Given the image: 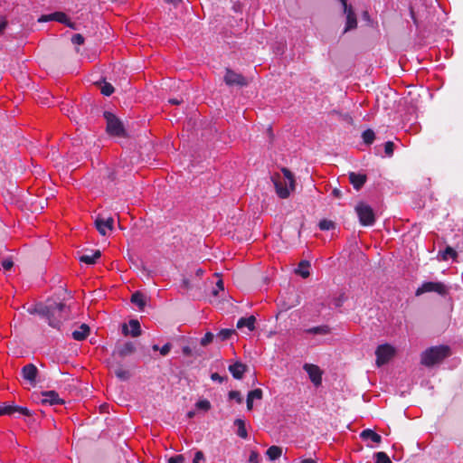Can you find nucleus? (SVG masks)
Here are the masks:
<instances>
[{
	"label": "nucleus",
	"instance_id": "nucleus-1",
	"mask_svg": "<svg viewBox=\"0 0 463 463\" xmlns=\"http://www.w3.org/2000/svg\"><path fill=\"white\" fill-rule=\"evenodd\" d=\"M64 310L65 305L63 303L53 301H48L46 304H37L28 308L30 314H38L45 317L50 326L58 329L61 326V318L54 317V313L59 312L61 314Z\"/></svg>",
	"mask_w": 463,
	"mask_h": 463
},
{
	"label": "nucleus",
	"instance_id": "nucleus-2",
	"mask_svg": "<svg viewBox=\"0 0 463 463\" xmlns=\"http://www.w3.org/2000/svg\"><path fill=\"white\" fill-rule=\"evenodd\" d=\"M281 172L282 175L277 174L271 177V180L278 196L286 199L295 189V180L292 173L288 169L282 168Z\"/></svg>",
	"mask_w": 463,
	"mask_h": 463
},
{
	"label": "nucleus",
	"instance_id": "nucleus-3",
	"mask_svg": "<svg viewBox=\"0 0 463 463\" xmlns=\"http://www.w3.org/2000/svg\"><path fill=\"white\" fill-rule=\"evenodd\" d=\"M450 354V349L447 345L432 346L421 354V364L432 366Z\"/></svg>",
	"mask_w": 463,
	"mask_h": 463
},
{
	"label": "nucleus",
	"instance_id": "nucleus-4",
	"mask_svg": "<svg viewBox=\"0 0 463 463\" xmlns=\"http://www.w3.org/2000/svg\"><path fill=\"white\" fill-rule=\"evenodd\" d=\"M355 212L359 222L364 226H373L375 222V216L372 207L364 203H359L355 206Z\"/></svg>",
	"mask_w": 463,
	"mask_h": 463
},
{
	"label": "nucleus",
	"instance_id": "nucleus-5",
	"mask_svg": "<svg viewBox=\"0 0 463 463\" xmlns=\"http://www.w3.org/2000/svg\"><path fill=\"white\" fill-rule=\"evenodd\" d=\"M449 291V288L442 282L428 281L424 282L419 287L415 292L416 296H420L424 293L436 292L440 296H445Z\"/></svg>",
	"mask_w": 463,
	"mask_h": 463
},
{
	"label": "nucleus",
	"instance_id": "nucleus-6",
	"mask_svg": "<svg viewBox=\"0 0 463 463\" xmlns=\"http://www.w3.org/2000/svg\"><path fill=\"white\" fill-rule=\"evenodd\" d=\"M104 118L107 121V131L109 135L121 136L124 133V128L121 121L111 112H104Z\"/></svg>",
	"mask_w": 463,
	"mask_h": 463
},
{
	"label": "nucleus",
	"instance_id": "nucleus-7",
	"mask_svg": "<svg viewBox=\"0 0 463 463\" xmlns=\"http://www.w3.org/2000/svg\"><path fill=\"white\" fill-rule=\"evenodd\" d=\"M394 352V348L388 344L379 345L375 351L377 365L382 366L388 363L393 356Z\"/></svg>",
	"mask_w": 463,
	"mask_h": 463
},
{
	"label": "nucleus",
	"instance_id": "nucleus-8",
	"mask_svg": "<svg viewBox=\"0 0 463 463\" xmlns=\"http://www.w3.org/2000/svg\"><path fill=\"white\" fill-rule=\"evenodd\" d=\"M339 1L343 5L344 13L346 15V23H345V27L344 30V33H346L350 30L356 28V26H357L356 15L354 12L353 7L351 5H347L346 0H339Z\"/></svg>",
	"mask_w": 463,
	"mask_h": 463
},
{
	"label": "nucleus",
	"instance_id": "nucleus-9",
	"mask_svg": "<svg viewBox=\"0 0 463 463\" xmlns=\"http://www.w3.org/2000/svg\"><path fill=\"white\" fill-rule=\"evenodd\" d=\"M303 369L307 373L308 377L315 386L321 385L322 383V371L317 365L311 364H305Z\"/></svg>",
	"mask_w": 463,
	"mask_h": 463
},
{
	"label": "nucleus",
	"instance_id": "nucleus-10",
	"mask_svg": "<svg viewBox=\"0 0 463 463\" xmlns=\"http://www.w3.org/2000/svg\"><path fill=\"white\" fill-rule=\"evenodd\" d=\"M39 22L57 21L61 24H64L69 27L73 28V24L69 21L67 15L62 12H55L51 14L43 15L38 20Z\"/></svg>",
	"mask_w": 463,
	"mask_h": 463
},
{
	"label": "nucleus",
	"instance_id": "nucleus-11",
	"mask_svg": "<svg viewBox=\"0 0 463 463\" xmlns=\"http://www.w3.org/2000/svg\"><path fill=\"white\" fill-rule=\"evenodd\" d=\"M224 80L227 85H238L244 86L247 84L246 79L239 73L234 72L233 71L227 70L226 74L224 76Z\"/></svg>",
	"mask_w": 463,
	"mask_h": 463
},
{
	"label": "nucleus",
	"instance_id": "nucleus-12",
	"mask_svg": "<svg viewBox=\"0 0 463 463\" xmlns=\"http://www.w3.org/2000/svg\"><path fill=\"white\" fill-rule=\"evenodd\" d=\"M114 220L113 218H97L95 221V226L101 235H106L109 231L113 229Z\"/></svg>",
	"mask_w": 463,
	"mask_h": 463
},
{
	"label": "nucleus",
	"instance_id": "nucleus-13",
	"mask_svg": "<svg viewBox=\"0 0 463 463\" xmlns=\"http://www.w3.org/2000/svg\"><path fill=\"white\" fill-rule=\"evenodd\" d=\"M38 369L33 364H28L22 368V375L31 384L35 383Z\"/></svg>",
	"mask_w": 463,
	"mask_h": 463
},
{
	"label": "nucleus",
	"instance_id": "nucleus-14",
	"mask_svg": "<svg viewBox=\"0 0 463 463\" xmlns=\"http://www.w3.org/2000/svg\"><path fill=\"white\" fill-rule=\"evenodd\" d=\"M29 415L27 408L18 407L13 404H3L0 406V415H13L14 413Z\"/></svg>",
	"mask_w": 463,
	"mask_h": 463
},
{
	"label": "nucleus",
	"instance_id": "nucleus-15",
	"mask_svg": "<svg viewBox=\"0 0 463 463\" xmlns=\"http://www.w3.org/2000/svg\"><path fill=\"white\" fill-rule=\"evenodd\" d=\"M136 350L135 345L132 342H126L122 345H118L114 350L112 355L118 357H125L133 354Z\"/></svg>",
	"mask_w": 463,
	"mask_h": 463
},
{
	"label": "nucleus",
	"instance_id": "nucleus-16",
	"mask_svg": "<svg viewBox=\"0 0 463 463\" xmlns=\"http://www.w3.org/2000/svg\"><path fill=\"white\" fill-rule=\"evenodd\" d=\"M130 331L128 330V326L127 324H124L122 326V332L125 335H131L133 337H137L141 335V327L140 324L136 319H131L129 321Z\"/></svg>",
	"mask_w": 463,
	"mask_h": 463
},
{
	"label": "nucleus",
	"instance_id": "nucleus-17",
	"mask_svg": "<svg viewBox=\"0 0 463 463\" xmlns=\"http://www.w3.org/2000/svg\"><path fill=\"white\" fill-rule=\"evenodd\" d=\"M42 402L49 405L61 404L63 401L59 397L58 393L54 391H48L42 393Z\"/></svg>",
	"mask_w": 463,
	"mask_h": 463
},
{
	"label": "nucleus",
	"instance_id": "nucleus-18",
	"mask_svg": "<svg viewBox=\"0 0 463 463\" xmlns=\"http://www.w3.org/2000/svg\"><path fill=\"white\" fill-rule=\"evenodd\" d=\"M349 181L353 184L354 188L359 190L365 183L366 176L363 174L350 173Z\"/></svg>",
	"mask_w": 463,
	"mask_h": 463
},
{
	"label": "nucleus",
	"instance_id": "nucleus-19",
	"mask_svg": "<svg viewBox=\"0 0 463 463\" xmlns=\"http://www.w3.org/2000/svg\"><path fill=\"white\" fill-rule=\"evenodd\" d=\"M256 318L254 316H250L248 317H241L237 322V328L242 329L244 327L248 328L249 331H253L255 328Z\"/></svg>",
	"mask_w": 463,
	"mask_h": 463
},
{
	"label": "nucleus",
	"instance_id": "nucleus-20",
	"mask_svg": "<svg viewBox=\"0 0 463 463\" xmlns=\"http://www.w3.org/2000/svg\"><path fill=\"white\" fill-rule=\"evenodd\" d=\"M229 371L235 379H241L246 371V365L237 362L229 366Z\"/></svg>",
	"mask_w": 463,
	"mask_h": 463
},
{
	"label": "nucleus",
	"instance_id": "nucleus-21",
	"mask_svg": "<svg viewBox=\"0 0 463 463\" xmlns=\"http://www.w3.org/2000/svg\"><path fill=\"white\" fill-rule=\"evenodd\" d=\"M361 439L364 440H371L374 443H380L382 437L371 429L364 430L360 434Z\"/></svg>",
	"mask_w": 463,
	"mask_h": 463
},
{
	"label": "nucleus",
	"instance_id": "nucleus-22",
	"mask_svg": "<svg viewBox=\"0 0 463 463\" xmlns=\"http://www.w3.org/2000/svg\"><path fill=\"white\" fill-rule=\"evenodd\" d=\"M90 334V327L86 324H82L78 329L72 332L73 339L77 341L84 340Z\"/></svg>",
	"mask_w": 463,
	"mask_h": 463
},
{
	"label": "nucleus",
	"instance_id": "nucleus-23",
	"mask_svg": "<svg viewBox=\"0 0 463 463\" xmlns=\"http://www.w3.org/2000/svg\"><path fill=\"white\" fill-rule=\"evenodd\" d=\"M101 256V253L99 250L93 251L91 254H83L79 257V260L80 262H84L88 265H92L96 263V260L99 259Z\"/></svg>",
	"mask_w": 463,
	"mask_h": 463
},
{
	"label": "nucleus",
	"instance_id": "nucleus-24",
	"mask_svg": "<svg viewBox=\"0 0 463 463\" xmlns=\"http://www.w3.org/2000/svg\"><path fill=\"white\" fill-rule=\"evenodd\" d=\"M109 367L118 379L126 381L129 378V372L123 369L119 364L115 365L111 364Z\"/></svg>",
	"mask_w": 463,
	"mask_h": 463
},
{
	"label": "nucleus",
	"instance_id": "nucleus-25",
	"mask_svg": "<svg viewBox=\"0 0 463 463\" xmlns=\"http://www.w3.org/2000/svg\"><path fill=\"white\" fill-rule=\"evenodd\" d=\"M457 251L448 246L443 251H439V258L442 260H448L449 259L455 260L457 258Z\"/></svg>",
	"mask_w": 463,
	"mask_h": 463
},
{
	"label": "nucleus",
	"instance_id": "nucleus-26",
	"mask_svg": "<svg viewBox=\"0 0 463 463\" xmlns=\"http://www.w3.org/2000/svg\"><path fill=\"white\" fill-rule=\"evenodd\" d=\"M309 261L302 260L299 262L298 267L296 269V272L303 278H307L309 276Z\"/></svg>",
	"mask_w": 463,
	"mask_h": 463
},
{
	"label": "nucleus",
	"instance_id": "nucleus-27",
	"mask_svg": "<svg viewBox=\"0 0 463 463\" xmlns=\"http://www.w3.org/2000/svg\"><path fill=\"white\" fill-rule=\"evenodd\" d=\"M282 454V449L279 446H271L267 451L266 455L268 456L269 460H275L279 458Z\"/></svg>",
	"mask_w": 463,
	"mask_h": 463
},
{
	"label": "nucleus",
	"instance_id": "nucleus-28",
	"mask_svg": "<svg viewBox=\"0 0 463 463\" xmlns=\"http://www.w3.org/2000/svg\"><path fill=\"white\" fill-rule=\"evenodd\" d=\"M306 332L313 335H327L330 333V327L328 326L323 325L310 327L307 329Z\"/></svg>",
	"mask_w": 463,
	"mask_h": 463
},
{
	"label": "nucleus",
	"instance_id": "nucleus-29",
	"mask_svg": "<svg viewBox=\"0 0 463 463\" xmlns=\"http://www.w3.org/2000/svg\"><path fill=\"white\" fill-rule=\"evenodd\" d=\"M234 425L238 427L237 435L242 439H247L248 432L245 428V422L241 419H236Z\"/></svg>",
	"mask_w": 463,
	"mask_h": 463
},
{
	"label": "nucleus",
	"instance_id": "nucleus-30",
	"mask_svg": "<svg viewBox=\"0 0 463 463\" xmlns=\"http://www.w3.org/2000/svg\"><path fill=\"white\" fill-rule=\"evenodd\" d=\"M131 302L137 306L139 309H143L146 306L145 297L139 292H136L132 295Z\"/></svg>",
	"mask_w": 463,
	"mask_h": 463
},
{
	"label": "nucleus",
	"instance_id": "nucleus-31",
	"mask_svg": "<svg viewBox=\"0 0 463 463\" xmlns=\"http://www.w3.org/2000/svg\"><path fill=\"white\" fill-rule=\"evenodd\" d=\"M362 137L366 145H371L374 140L375 135L372 129H366L363 132Z\"/></svg>",
	"mask_w": 463,
	"mask_h": 463
},
{
	"label": "nucleus",
	"instance_id": "nucleus-32",
	"mask_svg": "<svg viewBox=\"0 0 463 463\" xmlns=\"http://www.w3.org/2000/svg\"><path fill=\"white\" fill-rule=\"evenodd\" d=\"M235 333L234 329H222L218 335L217 337L220 338L222 341L229 339L232 334Z\"/></svg>",
	"mask_w": 463,
	"mask_h": 463
},
{
	"label": "nucleus",
	"instance_id": "nucleus-33",
	"mask_svg": "<svg viewBox=\"0 0 463 463\" xmlns=\"http://www.w3.org/2000/svg\"><path fill=\"white\" fill-rule=\"evenodd\" d=\"M318 226L322 231H329L335 227V223L330 220L324 219L319 222Z\"/></svg>",
	"mask_w": 463,
	"mask_h": 463
},
{
	"label": "nucleus",
	"instance_id": "nucleus-34",
	"mask_svg": "<svg viewBox=\"0 0 463 463\" xmlns=\"http://www.w3.org/2000/svg\"><path fill=\"white\" fill-rule=\"evenodd\" d=\"M375 463H392L388 455L384 452H377L375 454Z\"/></svg>",
	"mask_w": 463,
	"mask_h": 463
},
{
	"label": "nucleus",
	"instance_id": "nucleus-35",
	"mask_svg": "<svg viewBox=\"0 0 463 463\" xmlns=\"http://www.w3.org/2000/svg\"><path fill=\"white\" fill-rule=\"evenodd\" d=\"M247 397L249 400H260L262 398V391L260 389H254L249 392Z\"/></svg>",
	"mask_w": 463,
	"mask_h": 463
},
{
	"label": "nucleus",
	"instance_id": "nucleus-36",
	"mask_svg": "<svg viewBox=\"0 0 463 463\" xmlns=\"http://www.w3.org/2000/svg\"><path fill=\"white\" fill-rule=\"evenodd\" d=\"M100 91L104 96H110L114 91V88L110 83L105 82Z\"/></svg>",
	"mask_w": 463,
	"mask_h": 463
},
{
	"label": "nucleus",
	"instance_id": "nucleus-37",
	"mask_svg": "<svg viewBox=\"0 0 463 463\" xmlns=\"http://www.w3.org/2000/svg\"><path fill=\"white\" fill-rule=\"evenodd\" d=\"M213 334L211 332H207L204 336L201 339V345L203 346L208 345L213 340Z\"/></svg>",
	"mask_w": 463,
	"mask_h": 463
},
{
	"label": "nucleus",
	"instance_id": "nucleus-38",
	"mask_svg": "<svg viewBox=\"0 0 463 463\" xmlns=\"http://www.w3.org/2000/svg\"><path fill=\"white\" fill-rule=\"evenodd\" d=\"M229 398L231 400H235L238 403H241L243 400L241 392L238 391H231L229 392Z\"/></svg>",
	"mask_w": 463,
	"mask_h": 463
},
{
	"label": "nucleus",
	"instance_id": "nucleus-39",
	"mask_svg": "<svg viewBox=\"0 0 463 463\" xmlns=\"http://www.w3.org/2000/svg\"><path fill=\"white\" fill-rule=\"evenodd\" d=\"M394 144L392 141H387L384 144V152L387 156H392L393 154Z\"/></svg>",
	"mask_w": 463,
	"mask_h": 463
},
{
	"label": "nucleus",
	"instance_id": "nucleus-40",
	"mask_svg": "<svg viewBox=\"0 0 463 463\" xmlns=\"http://www.w3.org/2000/svg\"><path fill=\"white\" fill-rule=\"evenodd\" d=\"M196 407L200 410L208 411L211 408V404L207 400H201L196 402Z\"/></svg>",
	"mask_w": 463,
	"mask_h": 463
},
{
	"label": "nucleus",
	"instance_id": "nucleus-41",
	"mask_svg": "<svg viewBox=\"0 0 463 463\" xmlns=\"http://www.w3.org/2000/svg\"><path fill=\"white\" fill-rule=\"evenodd\" d=\"M71 43L73 44L81 45L84 43V37L80 33L73 34L71 37Z\"/></svg>",
	"mask_w": 463,
	"mask_h": 463
},
{
	"label": "nucleus",
	"instance_id": "nucleus-42",
	"mask_svg": "<svg viewBox=\"0 0 463 463\" xmlns=\"http://www.w3.org/2000/svg\"><path fill=\"white\" fill-rule=\"evenodd\" d=\"M1 266L4 270H10L14 266V262L11 259H5L2 261Z\"/></svg>",
	"mask_w": 463,
	"mask_h": 463
},
{
	"label": "nucleus",
	"instance_id": "nucleus-43",
	"mask_svg": "<svg viewBox=\"0 0 463 463\" xmlns=\"http://www.w3.org/2000/svg\"><path fill=\"white\" fill-rule=\"evenodd\" d=\"M260 455L257 451L252 450L249 457V463H260Z\"/></svg>",
	"mask_w": 463,
	"mask_h": 463
},
{
	"label": "nucleus",
	"instance_id": "nucleus-44",
	"mask_svg": "<svg viewBox=\"0 0 463 463\" xmlns=\"http://www.w3.org/2000/svg\"><path fill=\"white\" fill-rule=\"evenodd\" d=\"M68 317V307L65 306V310L62 312V313H59V312H55L54 313V317L56 318H61V324L62 323L63 320H65Z\"/></svg>",
	"mask_w": 463,
	"mask_h": 463
},
{
	"label": "nucleus",
	"instance_id": "nucleus-45",
	"mask_svg": "<svg viewBox=\"0 0 463 463\" xmlns=\"http://www.w3.org/2000/svg\"><path fill=\"white\" fill-rule=\"evenodd\" d=\"M184 458L183 455H177L168 459V463H184Z\"/></svg>",
	"mask_w": 463,
	"mask_h": 463
},
{
	"label": "nucleus",
	"instance_id": "nucleus-46",
	"mask_svg": "<svg viewBox=\"0 0 463 463\" xmlns=\"http://www.w3.org/2000/svg\"><path fill=\"white\" fill-rule=\"evenodd\" d=\"M171 348H172L171 344L170 343H166L165 345H164L160 348V354L165 356V355L168 354V353L170 352Z\"/></svg>",
	"mask_w": 463,
	"mask_h": 463
},
{
	"label": "nucleus",
	"instance_id": "nucleus-47",
	"mask_svg": "<svg viewBox=\"0 0 463 463\" xmlns=\"http://www.w3.org/2000/svg\"><path fill=\"white\" fill-rule=\"evenodd\" d=\"M203 453L202 451H197L193 459V463H200V461L203 460Z\"/></svg>",
	"mask_w": 463,
	"mask_h": 463
},
{
	"label": "nucleus",
	"instance_id": "nucleus-48",
	"mask_svg": "<svg viewBox=\"0 0 463 463\" xmlns=\"http://www.w3.org/2000/svg\"><path fill=\"white\" fill-rule=\"evenodd\" d=\"M224 289V287H223V281L222 279H219L217 282H216V288L213 289V293L214 295H217L218 294V290H223Z\"/></svg>",
	"mask_w": 463,
	"mask_h": 463
},
{
	"label": "nucleus",
	"instance_id": "nucleus-49",
	"mask_svg": "<svg viewBox=\"0 0 463 463\" xmlns=\"http://www.w3.org/2000/svg\"><path fill=\"white\" fill-rule=\"evenodd\" d=\"M7 21L4 16H0V34L4 32V30L6 28Z\"/></svg>",
	"mask_w": 463,
	"mask_h": 463
},
{
	"label": "nucleus",
	"instance_id": "nucleus-50",
	"mask_svg": "<svg viewBox=\"0 0 463 463\" xmlns=\"http://www.w3.org/2000/svg\"><path fill=\"white\" fill-rule=\"evenodd\" d=\"M211 379L214 382L222 383L223 381V377H222L219 373H213L211 375Z\"/></svg>",
	"mask_w": 463,
	"mask_h": 463
},
{
	"label": "nucleus",
	"instance_id": "nucleus-51",
	"mask_svg": "<svg viewBox=\"0 0 463 463\" xmlns=\"http://www.w3.org/2000/svg\"><path fill=\"white\" fill-rule=\"evenodd\" d=\"M183 354L186 356H190V355H192V349L189 346H184Z\"/></svg>",
	"mask_w": 463,
	"mask_h": 463
},
{
	"label": "nucleus",
	"instance_id": "nucleus-52",
	"mask_svg": "<svg viewBox=\"0 0 463 463\" xmlns=\"http://www.w3.org/2000/svg\"><path fill=\"white\" fill-rule=\"evenodd\" d=\"M168 102L173 104V105H178V104L182 103L183 100L182 99H170L168 100Z\"/></svg>",
	"mask_w": 463,
	"mask_h": 463
},
{
	"label": "nucleus",
	"instance_id": "nucleus-53",
	"mask_svg": "<svg viewBox=\"0 0 463 463\" xmlns=\"http://www.w3.org/2000/svg\"><path fill=\"white\" fill-rule=\"evenodd\" d=\"M252 407H253V400H249V398L247 397V409L251 410Z\"/></svg>",
	"mask_w": 463,
	"mask_h": 463
},
{
	"label": "nucleus",
	"instance_id": "nucleus-54",
	"mask_svg": "<svg viewBox=\"0 0 463 463\" xmlns=\"http://www.w3.org/2000/svg\"><path fill=\"white\" fill-rule=\"evenodd\" d=\"M165 1L169 4H172L174 5H177L181 2V0H165Z\"/></svg>",
	"mask_w": 463,
	"mask_h": 463
},
{
	"label": "nucleus",
	"instance_id": "nucleus-55",
	"mask_svg": "<svg viewBox=\"0 0 463 463\" xmlns=\"http://www.w3.org/2000/svg\"><path fill=\"white\" fill-rule=\"evenodd\" d=\"M301 463H316V461L312 458H306L301 461Z\"/></svg>",
	"mask_w": 463,
	"mask_h": 463
},
{
	"label": "nucleus",
	"instance_id": "nucleus-56",
	"mask_svg": "<svg viewBox=\"0 0 463 463\" xmlns=\"http://www.w3.org/2000/svg\"><path fill=\"white\" fill-rule=\"evenodd\" d=\"M411 18H412V20H413L414 24L417 25V20H416V18H415V16H414V13H413L412 9L411 10Z\"/></svg>",
	"mask_w": 463,
	"mask_h": 463
},
{
	"label": "nucleus",
	"instance_id": "nucleus-57",
	"mask_svg": "<svg viewBox=\"0 0 463 463\" xmlns=\"http://www.w3.org/2000/svg\"><path fill=\"white\" fill-rule=\"evenodd\" d=\"M152 348H153V350H155V351H157V350H159V351H160V347H159L157 345H154L152 346Z\"/></svg>",
	"mask_w": 463,
	"mask_h": 463
},
{
	"label": "nucleus",
	"instance_id": "nucleus-58",
	"mask_svg": "<svg viewBox=\"0 0 463 463\" xmlns=\"http://www.w3.org/2000/svg\"><path fill=\"white\" fill-rule=\"evenodd\" d=\"M363 16L364 19H369V14L367 12H364Z\"/></svg>",
	"mask_w": 463,
	"mask_h": 463
},
{
	"label": "nucleus",
	"instance_id": "nucleus-59",
	"mask_svg": "<svg viewBox=\"0 0 463 463\" xmlns=\"http://www.w3.org/2000/svg\"><path fill=\"white\" fill-rule=\"evenodd\" d=\"M202 273H203V270H202L201 269H199L197 270V274L199 275V274H202Z\"/></svg>",
	"mask_w": 463,
	"mask_h": 463
},
{
	"label": "nucleus",
	"instance_id": "nucleus-60",
	"mask_svg": "<svg viewBox=\"0 0 463 463\" xmlns=\"http://www.w3.org/2000/svg\"><path fill=\"white\" fill-rule=\"evenodd\" d=\"M338 193H339V192H338L337 190H334V194H338Z\"/></svg>",
	"mask_w": 463,
	"mask_h": 463
}]
</instances>
